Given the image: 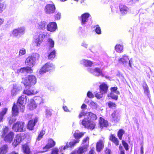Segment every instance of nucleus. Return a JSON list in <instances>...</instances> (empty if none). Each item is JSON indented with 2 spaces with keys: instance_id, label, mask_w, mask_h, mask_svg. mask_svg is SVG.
I'll list each match as a JSON object with an SVG mask.
<instances>
[{
  "instance_id": "72a5a7b5",
  "label": "nucleus",
  "mask_w": 154,
  "mask_h": 154,
  "mask_svg": "<svg viewBox=\"0 0 154 154\" xmlns=\"http://www.w3.org/2000/svg\"><path fill=\"white\" fill-rule=\"evenodd\" d=\"M8 146L4 145L0 149V154H5L7 151Z\"/></svg>"
},
{
  "instance_id": "e433bc0d",
  "label": "nucleus",
  "mask_w": 154,
  "mask_h": 154,
  "mask_svg": "<svg viewBox=\"0 0 154 154\" xmlns=\"http://www.w3.org/2000/svg\"><path fill=\"white\" fill-rule=\"evenodd\" d=\"M93 62L88 60H84L83 61V65L86 67L91 66L93 64Z\"/></svg>"
},
{
  "instance_id": "aec40b11",
  "label": "nucleus",
  "mask_w": 154,
  "mask_h": 154,
  "mask_svg": "<svg viewBox=\"0 0 154 154\" xmlns=\"http://www.w3.org/2000/svg\"><path fill=\"white\" fill-rule=\"evenodd\" d=\"M38 91L35 89H28L25 90L23 91L24 94L29 95H31L35 94H36Z\"/></svg>"
},
{
  "instance_id": "4468645a",
  "label": "nucleus",
  "mask_w": 154,
  "mask_h": 154,
  "mask_svg": "<svg viewBox=\"0 0 154 154\" xmlns=\"http://www.w3.org/2000/svg\"><path fill=\"white\" fill-rule=\"evenodd\" d=\"M119 7L120 11L122 15L126 14L129 11V8L125 5L120 4L119 5Z\"/></svg>"
},
{
  "instance_id": "c756f323",
  "label": "nucleus",
  "mask_w": 154,
  "mask_h": 154,
  "mask_svg": "<svg viewBox=\"0 0 154 154\" xmlns=\"http://www.w3.org/2000/svg\"><path fill=\"white\" fill-rule=\"evenodd\" d=\"M115 49L117 52L121 53L122 52L123 46L120 44H117L115 47Z\"/></svg>"
},
{
  "instance_id": "c9c22d12",
  "label": "nucleus",
  "mask_w": 154,
  "mask_h": 154,
  "mask_svg": "<svg viewBox=\"0 0 154 154\" xmlns=\"http://www.w3.org/2000/svg\"><path fill=\"white\" fill-rule=\"evenodd\" d=\"M108 106L110 109H115L116 108L117 105L114 103L109 101L107 103Z\"/></svg>"
},
{
  "instance_id": "f03ea898",
  "label": "nucleus",
  "mask_w": 154,
  "mask_h": 154,
  "mask_svg": "<svg viewBox=\"0 0 154 154\" xmlns=\"http://www.w3.org/2000/svg\"><path fill=\"white\" fill-rule=\"evenodd\" d=\"M23 82L25 86L30 87L35 85L37 82L36 77L34 75H29L23 79Z\"/></svg>"
},
{
  "instance_id": "ddd939ff",
  "label": "nucleus",
  "mask_w": 154,
  "mask_h": 154,
  "mask_svg": "<svg viewBox=\"0 0 154 154\" xmlns=\"http://www.w3.org/2000/svg\"><path fill=\"white\" fill-rule=\"evenodd\" d=\"M104 147V142L102 140H100L96 144V150L98 152H100Z\"/></svg>"
},
{
  "instance_id": "9b49d317",
  "label": "nucleus",
  "mask_w": 154,
  "mask_h": 154,
  "mask_svg": "<svg viewBox=\"0 0 154 154\" xmlns=\"http://www.w3.org/2000/svg\"><path fill=\"white\" fill-rule=\"evenodd\" d=\"M119 62H121L123 64H126L128 61L129 66L131 67V63L132 61L131 59L129 60V58L128 56L124 55L119 59Z\"/></svg>"
},
{
  "instance_id": "473e14b6",
  "label": "nucleus",
  "mask_w": 154,
  "mask_h": 154,
  "mask_svg": "<svg viewBox=\"0 0 154 154\" xmlns=\"http://www.w3.org/2000/svg\"><path fill=\"white\" fill-rule=\"evenodd\" d=\"M125 133L124 130L122 129H120L117 132V135L119 139L122 140V136Z\"/></svg>"
},
{
  "instance_id": "f8f14e48",
  "label": "nucleus",
  "mask_w": 154,
  "mask_h": 154,
  "mask_svg": "<svg viewBox=\"0 0 154 154\" xmlns=\"http://www.w3.org/2000/svg\"><path fill=\"white\" fill-rule=\"evenodd\" d=\"M14 137V134L13 132L11 131L4 137V140L6 142L9 143L11 142Z\"/></svg>"
},
{
  "instance_id": "423d86ee",
  "label": "nucleus",
  "mask_w": 154,
  "mask_h": 154,
  "mask_svg": "<svg viewBox=\"0 0 154 154\" xmlns=\"http://www.w3.org/2000/svg\"><path fill=\"white\" fill-rule=\"evenodd\" d=\"M24 125L25 123L23 122H17L13 124L12 129L16 132L24 131L26 129Z\"/></svg>"
},
{
  "instance_id": "4be33fe9",
  "label": "nucleus",
  "mask_w": 154,
  "mask_h": 154,
  "mask_svg": "<svg viewBox=\"0 0 154 154\" xmlns=\"http://www.w3.org/2000/svg\"><path fill=\"white\" fill-rule=\"evenodd\" d=\"M56 7L54 4L52 2L49 4V14L54 13L56 11Z\"/></svg>"
},
{
  "instance_id": "5701e85b",
  "label": "nucleus",
  "mask_w": 154,
  "mask_h": 154,
  "mask_svg": "<svg viewBox=\"0 0 154 154\" xmlns=\"http://www.w3.org/2000/svg\"><path fill=\"white\" fill-rule=\"evenodd\" d=\"M20 108V106H18L17 104H14L12 108V115L13 116H17L19 113L18 109Z\"/></svg>"
},
{
  "instance_id": "3c124183",
  "label": "nucleus",
  "mask_w": 154,
  "mask_h": 154,
  "mask_svg": "<svg viewBox=\"0 0 154 154\" xmlns=\"http://www.w3.org/2000/svg\"><path fill=\"white\" fill-rule=\"evenodd\" d=\"M58 149L57 147H55L52 149L51 154H58Z\"/></svg>"
},
{
  "instance_id": "9d476101",
  "label": "nucleus",
  "mask_w": 154,
  "mask_h": 154,
  "mask_svg": "<svg viewBox=\"0 0 154 154\" xmlns=\"http://www.w3.org/2000/svg\"><path fill=\"white\" fill-rule=\"evenodd\" d=\"M24 135L23 134H18L16 136L13 144L15 146H16L19 144L24 139Z\"/></svg>"
},
{
  "instance_id": "6ab92c4d",
  "label": "nucleus",
  "mask_w": 154,
  "mask_h": 154,
  "mask_svg": "<svg viewBox=\"0 0 154 154\" xmlns=\"http://www.w3.org/2000/svg\"><path fill=\"white\" fill-rule=\"evenodd\" d=\"M79 140H76L73 142H70L69 143H67L66 145L64 147L63 149H65L69 147L71 148L74 146L76 143H79Z\"/></svg>"
},
{
  "instance_id": "39448f33",
  "label": "nucleus",
  "mask_w": 154,
  "mask_h": 154,
  "mask_svg": "<svg viewBox=\"0 0 154 154\" xmlns=\"http://www.w3.org/2000/svg\"><path fill=\"white\" fill-rule=\"evenodd\" d=\"M47 36V34L42 33L34 36L33 44L36 47L40 46L43 39Z\"/></svg>"
},
{
  "instance_id": "f257e3e1",
  "label": "nucleus",
  "mask_w": 154,
  "mask_h": 154,
  "mask_svg": "<svg viewBox=\"0 0 154 154\" xmlns=\"http://www.w3.org/2000/svg\"><path fill=\"white\" fill-rule=\"evenodd\" d=\"M39 57V55L35 53L29 56L26 60L25 63L26 65L29 66L21 68L18 69L17 71L18 73H29L33 72V69L31 67L33 66L35 64V61L38 60Z\"/></svg>"
},
{
  "instance_id": "393cba45",
  "label": "nucleus",
  "mask_w": 154,
  "mask_h": 154,
  "mask_svg": "<svg viewBox=\"0 0 154 154\" xmlns=\"http://www.w3.org/2000/svg\"><path fill=\"white\" fill-rule=\"evenodd\" d=\"M87 151V148L85 146H80L77 150L76 152L78 154H83Z\"/></svg>"
},
{
  "instance_id": "6e6552de",
  "label": "nucleus",
  "mask_w": 154,
  "mask_h": 154,
  "mask_svg": "<svg viewBox=\"0 0 154 154\" xmlns=\"http://www.w3.org/2000/svg\"><path fill=\"white\" fill-rule=\"evenodd\" d=\"M25 28L24 27H20L14 29L12 32V35L14 37H20L25 33Z\"/></svg>"
},
{
  "instance_id": "79ce46f5",
  "label": "nucleus",
  "mask_w": 154,
  "mask_h": 154,
  "mask_svg": "<svg viewBox=\"0 0 154 154\" xmlns=\"http://www.w3.org/2000/svg\"><path fill=\"white\" fill-rule=\"evenodd\" d=\"M121 142L124 148H125V150L126 151H128L129 149V145L128 143L123 140H122Z\"/></svg>"
},
{
  "instance_id": "0eeeda50",
  "label": "nucleus",
  "mask_w": 154,
  "mask_h": 154,
  "mask_svg": "<svg viewBox=\"0 0 154 154\" xmlns=\"http://www.w3.org/2000/svg\"><path fill=\"white\" fill-rule=\"evenodd\" d=\"M27 98L25 95H23L19 98L17 103L18 106H20V109L22 112H23L25 108V105L26 102Z\"/></svg>"
},
{
  "instance_id": "b1692460",
  "label": "nucleus",
  "mask_w": 154,
  "mask_h": 154,
  "mask_svg": "<svg viewBox=\"0 0 154 154\" xmlns=\"http://www.w3.org/2000/svg\"><path fill=\"white\" fill-rule=\"evenodd\" d=\"M47 23V22L45 21H41L37 23L36 26L39 29H44L45 28L46 25Z\"/></svg>"
},
{
  "instance_id": "8fccbe9b",
  "label": "nucleus",
  "mask_w": 154,
  "mask_h": 154,
  "mask_svg": "<svg viewBox=\"0 0 154 154\" xmlns=\"http://www.w3.org/2000/svg\"><path fill=\"white\" fill-rule=\"evenodd\" d=\"M95 30L96 32L98 34H100L101 33L100 28L99 26L98 25H96V27Z\"/></svg>"
},
{
  "instance_id": "58836bf2",
  "label": "nucleus",
  "mask_w": 154,
  "mask_h": 154,
  "mask_svg": "<svg viewBox=\"0 0 154 154\" xmlns=\"http://www.w3.org/2000/svg\"><path fill=\"white\" fill-rule=\"evenodd\" d=\"M94 72L98 73L97 76H99L100 75L103 76V74L102 71L98 67L95 68L94 69Z\"/></svg>"
},
{
  "instance_id": "0e129e2a",
  "label": "nucleus",
  "mask_w": 154,
  "mask_h": 154,
  "mask_svg": "<svg viewBox=\"0 0 154 154\" xmlns=\"http://www.w3.org/2000/svg\"><path fill=\"white\" fill-rule=\"evenodd\" d=\"M48 150V145H46L45 146L43 147V150L42 152H45L47 151Z\"/></svg>"
},
{
  "instance_id": "cd10ccee",
  "label": "nucleus",
  "mask_w": 154,
  "mask_h": 154,
  "mask_svg": "<svg viewBox=\"0 0 154 154\" xmlns=\"http://www.w3.org/2000/svg\"><path fill=\"white\" fill-rule=\"evenodd\" d=\"M8 109L5 108H4L2 112H0V122H2L4 116L6 113Z\"/></svg>"
},
{
  "instance_id": "20e7f679",
  "label": "nucleus",
  "mask_w": 154,
  "mask_h": 154,
  "mask_svg": "<svg viewBox=\"0 0 154 154\" xmlns=\"http://www.w3.org/2000/svg\"><path fill=\"white\" fill-rule=\"evenodd\" d=\"M81 124L85 128L91 130L94 129L96 126L94 122H91L87 118H84L82 120Z\"/></svg>"
},
{
  "instance_id": "4c0bfd02",
  "label": "nucleus",
  "mask_w": 154,
  "mask_h": 154,
  "mask_svg": "<svg viewBox=\"0 0 154 154\" xmlns=\"http://www.w3.org/2000/svg\"><path fill=\"white\" fill-rule=\"evenodd\" d=\"M35 100V103L37 104H40L43 103V99L42 98L39 96L36 97L34 98Z\"/></svg>"
},
{
  "instance_id": "412c9836",
  "label": "nucleus",
  "mask_w": 154,
  "mask_h": 154,
  "mask_svg": "<svg viewBox=\"0 0 154 154\" xmlns=\"http://www.w3.org/2000/svg\"><path fill=\"white\" fill-rule=\"evenodd\" d=\"M57 29V26L55 22H51L49 24V31L54 32Z\"/></svg>"
},
{
  "instance_id": "338daca9",
  "label": "nucleus",
  "mask_w": 154,
  "mask_h": 154,
  "mask_svg": "<svg viewBox=\"0 0 154 154\" xmlns=\"http://www.w3.org/2000/svg\"><path fill=\"white\" fill-rule=\"evenodd\" d=\"M63 110H64V111L68 112L69 111V110L67 107L66 106H63Z\"/></svg>"
},
{
  "instance_id": "a878e982",
  "label": "nucleus",
  "mask_w": 154,
  "mask_h": 154,
  "mask_svg": "<svg viewBox=\"0 0 154 154\" xmlns=\"http://www.w3.org/2000/svg\"><path fill=\"white\" fill-rule=\"evenodd\" d=\"M48 68V63H46L39 70L38 73L40 74H42L46 72Z\"/></svg>"
},
{
  "instance_id": "13d9d810",
  "label": "nucleus",
  "mask_w": 154,
  "mask_h": 154,
  "mask_svg": "<svg viewBox=\"0 0 154 154\" xmlns=\"http://www.w3.org/2000/svg\"><path fill=\"white\" fill-rule=\"evenodd\" d=\"M89 137H86L82 141V143H86L87 142H88L89 141Z\"/></svg>"
},
{
  "instance_id": "2eb2a0df",
  "label": "nucleus",
  "mask_w": 154,
  "mask_h": 154,
  "mask_svg": "<svg viewBox=\"0 0 154 154\" xmlns=\"http://www.w3.org/2000/svg\"><path fill=\"white\" fill-rule=\"evenodd\" d=\"M21 89V88L19 86L16 84H13V88L11 90V96H14L17 95Z\"/></svg>"
},
{
  "instance_id": "052dcab7",
  "label": "nucleus",
  "mask_w": 154,
  "mask_h": 154,
  "mask_svg": "<svg viewBox=\"0 0 154 154\" xmlns=\"http://www.w3.org/2000/svg\"><path fill=\"white\" fill-rule=\"evenodd\" d=\"M86 114V113L84 112H81L79 114V118L80 119L83 116H85Z\"/></svg>"
},
{
  "instance_id": "1a4fd4ad",
  "label": "nucleus",
  "mask_w": 154,
  "mask_h": 154,
  "mask_svg": "<svg viewBox=\"0 0 154 154\" xmlns=\"http://www.w3.org/2000/svg\"><path fill=\"white\" fill-rule=\"evenodd\" d=\"M98 122L99 125L101 129H103L104 128H107L109 126L108 121L102 117H99Z\"/></svg>"
},
{
  "instance_id": "5fc2aeb1",
  "label": "nucleus",
  "mask_w": 154,
  "mask_h": 154,
  "mask_svg": "<svg viewBox=\"0 0 154 154\" xmlns=\"http://www.w3.org/2000/svg\"><path fill=\"white\" fill-rule=\"evenodd\" d=\"M87 96L89 98H93L94 97V96L92 93L90 91H88L87 93Z\"/></svg>"
},
{
  "instance_id": "69168bd1",
  "label": "nucleus",
  "mask_w": 154,
  "mask_h": 154,
  "mask_svg": "<svg viewBox=\"0 0 154 154\" xmlns=\"http://www.w3.org/2000/svg\"><path fill=\"white\" fill-rule=\"evenodd\" d=\"M54 68L52 64H51L50 65H49V71L53 70Z\"/></svg>"
},
{
  "instance_id": "bb28decb",
  "label": "nucleus",
  "mask_w": 154,
  "mask_h": 154,
  "mask_svg": "<svg viewBox=\"0 0 154 154\" xmlns=\"http://www.w3.org/2000/svg\"><path fill=\"white\" fill-rule=\"evenodd\" d=\"M8 130L9 129L7 127L3 126L2 130L1 131V137H3L5 136L7 134L8 132Z\"/></svg>"
},
{
  "instance_id": "c85d7f7f",
  "label": "nucleus",
  "mask_w": 154,
  "mask_h": 154,
  "mask_svg": "<svg viewBox=\"0 0 154 154\" xmlns=\"http://www.w3.org/2000/svg\"><path fill=\"white\" fill-rule=\"evenodd\" d=\"M23 149L24 152L26 154H29L30 152V149L29 146L27 144H25L23 146Z\"/></svg>"
},
{
  "instance_id": "a18cd8bd",
  "label": "nucleus",
  "mask_w": 154,
  "mask_h": 154,
  "mask_svg": "<svg viewBox=\"0 0 154 154\" xmlns=\"http://www.w3.org/2000/svg\"><path fill=\"white\" fill-rule=\"evenodd\" d=\"M6 5L4 3H0V13H2L6 8Z\"/></svg>"
},
{
  "instance_id": "864d4df0",
  "label": "nucleus",
  "mask_w": 154,
  "mask_h": 154,
  "mask_svg": "<svg viewBox=\"0 0 154 154\" xmlns=\"http://www.w3.org/2000/svg\"><path fill=\"white\" fill-rule=\"evenodd\" d=\"M105 154H112V152L111 149L108 148L106 147L104 150Z\"/></svg>"
},
{
  "instance_id": "6e6d98bb",
  "label": "nucleus",
  "mask_w": 154,
  "mask_h": 154,
  "mask_svg": "<svg viewBox=\"0 0 154 154\" xmlns=\"http://www.w3.org/2000/svg\"><path fill=\"white\" fill-rule=\"evenodd\" d=\"M16 120V119L12 116L10 118L9 120V123L10 124H11L13 122H15Z\"/></svg>"
},
{
  "instance_id": "f3484780",
  "label": "nucleus",
  "mask_w": 154,
  "mask_h": 154,
  "mask_svg": "<svg viewBox=\"0 0 154 154\" xmlns=\"http://www.w3.org/2000/svg\"><path fill=\"white\" fill-rule=\"evenodd\" d=\"M109 139L116 146H118L119 145V141L114 134H111L109 137Z\"/></svg>"
},
{
  "instance_id": "bf43d9fd",
  "label": "nucleus",
  "mask_w": 154,
  "mask_h": 154,
  "mask_svg": "<svg viewBox=\"0 0 154 154\" xmlns=\"http://www.w3.org/2000/svg\"><path fill=\"white\" fill-rule=\"evenodd\" d=\"M111 94L110 93V97L112 99L114 100H117L118 98V96L117 95H111Z\"/></svg>"
},
{
  "instance_id": "de8ad7c7",
  "label": "nucleus",
  "mask_w": 154,
  "mask_h": 154,
  "mask_svg": "<svg viewBox=\"0 0 154 154\" xmlns=\"http://www.w3.org/2000/svg\"><path fill=\"white\" fill-rule=\"evenodd\" d=\"M26 53V50L24 48H22L20 49L19 52V55L22 56L25 54Z\"/></svg>"
},
{
  "instance_id": "a19ab883",
  "label": "nucleus",
  "mask_w": 154,
  "mask_h": 154,
  "mask_svg": "<svg viewBox=\"0 0 154 154\" xmlns=\"http://www.w3.org/2000/svg\"><path fill=\"white\" fill-rule=\"evenodd\" d=\"M55 144V142L52 139H51L49 140V149L54 147Z\"/></svg>"
},
{
  "instance_id": "dca6fc26",
  "label": "nucleus",
  "mask_w": 154,
  "mask_h": 154,
  "mask_svg": "<svg viewBox=\"0 0 154 154\" xmlns=\"http://www.w3.org/2000/svg\"><path fill=\"white\" fill-rule=\"evenodd\" d=\"M37 121L38 118H35L34 120L29 121L28 125V128L30 130H33L34 127Z\"/></svg>"
},
{
  "instance_id": "7c9ffc66",
  "label": "nucleus",
  "mask_w": 154,
  "mask_h": 154,
  "mask_svg": "<svg viewBox=\"0 0 154 154\" xmlns=\"http://www.w3.org/2000/svg\"><path fill=\"white\" fill-rule=\"evenodd\" d=\"M88 119H90V120L92 121L96 120L97 119V117L96 114L92 113L91 112H89L88 113Z\"/></svg>"
},
{
  "instance_id": "a211bd4d",
  "label": "nucleus",
  "mask_w": 154,
  "mask_h": 154,
  "mask_svg": "<svg viewBox=\"0 0 154 154\" xmlns=\"http://www.w3.org/2000/svg\"><path fill=\"white\" fill-rule=\"evenodd\" d=\"M90 15L88 13H85L81 15V24L82 25H83L86 23L87 22Z\"/></svg>"
},
{
  "instance_id": "ea45409f",
  "label": "nucleus",
  "mask_w": 154,
  "mask_h": 154,
  "mask_svg": "<svg viewBox=\"0 0 154 154\" xmlns=\"http://www.w3.org/2000/svg\"><path fill=\"white\" fill-rule=\"evenodd\" d=\"M56 51L54 50L50 52L49 54V59H52L54 58L56 56Z\"/></svg>"
},
{
  "instance_id": "7ed1b4c3",
  "label": "nucleus",
  "mask_w": 154,
  "mask_h": 154,
  "mask_svg": "<svg viewBox=\"0 0 154 154\" xmlns=\"http://www.w3.org/2000/svg\"><path fill=\"white\" fill-rule=\"evenodd\" d=\"M108 86L107 84L103 82L100 84L99 86L100 92L97 93L95 95V97L98 99L102 97L103 94L106 93L108 91Z\"/></svg>"
},
{
  "instance_id": "680f3d73",
  "label": "nucleus",
  "mask_w": 154,
  "mask_h": 154,
  "mask_svg": "<svg viewBox=\"0 0 154 154\" xmlns=\"http://www.w3.org/2000/svg\"><path fill=\"white\" fill-rule=\"evenodd\" d=\"M118 89L117 87H113L110 88V90L112 92H116V91Z\"/></svg>"
},
{
  "instance_id": "774afa93",
  "label": "nucleus",
  "mask_w": 154,
  "mask_h": 154,
  "mask_svg": "<svg viewBox=\"0 0 154 154\" xmlns=\"http://www.w3.org/2000/svg\"><path fill=\"white\" fill-rule=\"evenodd\" d=\"M4 19L0 18V26H1L4 23Z\"/></svg>"
},
{
  "instance_id": "09e8293b",
  "label": "nucleus",
  "mask_w": 154,
  "mask_h": 154,
  "mask_svg": "<svg viewBox=\"0 0 154 154\" xmlns=\"http://www.w3.org/2000/svg\"><path fill=\"white\" fill-rule=\"evenodd\" d=\"M54 42L52 39L49 38V46L50 48H52L54 47Z\"/></svg>"
},
{
  "instance_id": "2f4dec72",
  "label": "nucleus",
  "mask_w": 154,
  "mask_h": 154,
  "mask_svg": "<svg viewBox=\"0 0 154 154\" xmlns=\"http://www.w3.org/2000/svg\"><path fill=\"white\" fill-rule=\"evenodd\" d=\"M84 133H79L75 132L74 133L73 136L74 137L76 140H79V139L81 138L84 135Z\"/></svg>"
},
{
  "instance_id": "49530a36",
  "label": "nucleus",
  "mask_w": 154,
  "mask_h": 154,
  "mask_svg": "<svg viewBox=\"0 0 154 154\" xmlns=\"http://www.w3.org/2000/svg\"><path fill=\"white\" fill-rule=\"evenodd\" d=\"M45 131L43 130L39 134L37 139V140L38 141L39 140L42 138V136L45 134Z\"/></svg>"
},
{
  "instance_id": "37998d69",
  "label": "nucleus",
  "mask_w": 154,
  "mask_h": 154,
  "mask_svg": "<svg viewBox=\"0 0 154 154\" xmlns=\"http://www.w3.org/2000/svg\"><path fill=\"white\" fill-rule=\"evenodd\" d=\"M111 116L112 117V120L113 121H116L118 119V116H117V111L115 110L111 114Z\"/></svg>"
},
{
  "instance_id": "f704fd0d",
  "label": "nucleus",
  "mask_w": 154,
  "mask_h": 154,
  "mask_svg": "<svg viewBox=\"0 0 154 154\" xmlns=\"http://www.w3.org/2000/svg\"><path fill=\"white\" fill-rule=\"evenodd\" d=\"M143 87L144 93L147 95H149V88L145 82L143 84Z\"/></svg>"
},
{
  "instance_id": "c03bdc74",
  "label": "nucleus",
  "mask_w": 154,
  "mask_h": 154,
  "mask_svg": "<svg viewBox=\"0 0 154 154\" xmlns=\"http://www.w3.org/2000/svg\"><path fill=\"white\" fill-rule=\"evenodd\" d=\"M30 106H32V108H31V109H33L35 108L36 107V104L35 103V98L34 100L31 99L30 100Z\"/></svg>"
},
{
  "instance_id": "e2e57ef3",
  "label": "nucleus",
  "mask_w": 154,
  "mask_h": 154,
  "mask_svg": "<svg viewBox=\"0 0 154 154\" xmlns=\"http://www.w3.org/2000/svg\"><path fill=\"white\" fill-rule=\"evenodd\" d=\"M95 153L94 149L93 147L89 151L88 154H94Z\"/></svg>"
},
{
  "instance_id": "4d7b16f0",
  "label": "nucleus",
  "mask_w": 154,
  "mask_h": 154,
  "mask_svg": "<svg viewBox=\"0 0 154 154\" xmlns=\"http://www.w3.org/2000/svg\"><path fill=\"white\" fill-rule=\"evenodd\" d=\"M61 14L60 13L58 12L55 15V18L56 20H59L60 18Z\"/></svg>"
},
{
  "instance_id": "603ef678",
  "label": "nucleus",
  "mask_w": 154,
  "mask_h": 154,
  "mask_svg": "<svg viewBox=\"0 0 154 154\" xmlns=\"http://www.w3.org/2000/svg\"><path fill=\"white\" fill-rule=\"evenodd\" d=\"M119 149L120 150L119 154H125V152L121 144L119 146Z\"/></svg>"
}]
</instances>
